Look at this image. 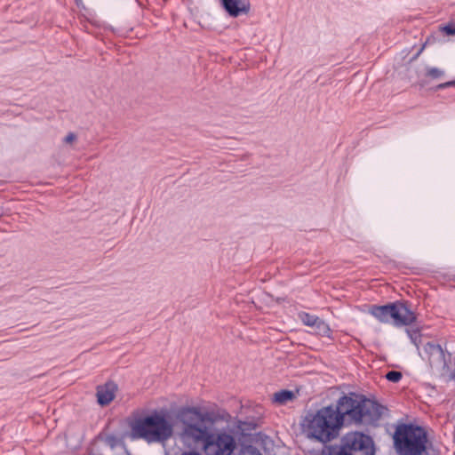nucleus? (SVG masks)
<instances>
[{"label":"nucleus","instance_id":"f257e3e1","mask_svg":"<svg viewBox=\"0 0 455 455\" xmlns=\"http://www.w3.org/2000/svg\"><path fill=\"white\" fill-rule=\"evenodd\" d=\"M383 409L378 403L355 394L342 395L336 405L323 407L315 414V440L328 443L336 439L346 417L355 424L374 425Z\"/></svg>","mask_w":455,"mask_h":455},{"label":"nucleus","instance_id":"f03ea898","mask_svg":"<svg viewBox=\"0 0 455 455\" xmlns=\"http://www.w3.org/2000/svg\"><path fill=\"white\" fill-rule=\"evenodd\" d=\"M427 432L413 424H401L394 434V444L400 455H421L427 448Z\"/></svg>","mask_w":455,"mask_h":455},{"label":"nucleus","instance_id":"7ed1b4c3","mask_svg":"<svg viewBox=\"0 0 455 455\" xmlns=\"http://www.w3.org/2000/svg\"><path fill=\"white\" fill-rule=\"evenodd\" d=\"M135 432L148 442H159L169 439L173 431L172 423L162 412H155L139 420Z\"/></svg>","mask_w":455,"mask_h":455},{"label":"nucleus","instance_id":"20e7f679","mask_svg":"<svg viewBox=\"0 0 455 455\" xmlns=\"http://www.w3.org/2000/svg\"><path fill=\"white\" fill-rule=\"evenodd\" d=\"M180 415L184 425L183 437L195 443H203L204 446L212 434L204 423L206 415L196 407L184 409Z\"/></svg>","mask_w":455,"mask_h":455},{"label":"nucleus","instance_id":"39448f33","mask_svg":"<svg viewBox=\"0 0 455 455\" xmlns=\"http://www.w3.org/2000/svg\"><path fill=\"white\" fill-rule=\"evenodd\" d=\"M370 314L381 323H388L393 319L396 325H409L416 321L414 312L402 301L383 306H372Z\"/></svg>","mask_w":455,"mask_h":455},{"label":"nucleus","instance_id":"423d86ee","mask_svg":"<svg viewBox=\"0 0 455 455\" xmlns=\"http://www.w3.org/2000/svg\"><path fill=\"white\" fill-rule=\"evenodd\" d=\"M419 355L427 360L432 368L441 371L443 375H446L450 379L455 380V366L452 363V355L444 351L443 347L434 342H427L423 345Z\"/></svg>","mask_w":455,"mask_h":455},{"label":"nucleus","instance_id":"0eeeda50","mask_svg":"<svg viewBox=\"0 0 455 455\" xmlns=\"http://www.w3.org/2000/svg\"><path fill=\"white\" fill-rule=\"evenodd\" d=\"M339 444L347 453L344 455H375L373 440L362 432L345 434Z\"/></svg>","mask_w":455,"mask_h":455},{"label":"nucleus","instance_id":"6e6552de","mask_svg":"<svg viewBox=\"0 0 455 455\" xmlns=\"http://www.w3.org/2000/svg\"><path fill=\"white\" fill-rule=\"evenodd\" d=\"M236 448L233 435L226 433L211 434L204 445L206 455H231Z\"/></svg>","mask_w":455,"mask_h":455},{"label":"nucleus","instance_id":"1a4fd4ad","mask_svg":"<svg viewBox=\"0 0 455 455\" xmlns=\"http://www.w3.org/2000/svg\"><path fill=\"white\" fill-rule=\"evenodd\" d=\"M225 11L231 17H238L242 14H247L251 8L249 0H220Z\"/></svg>","mask_w":455,"mask_h":455},{"label":"nucleus","instance_id":"9d476101","mask_svg":"<svg viewBox=\"0 0 455 455\" xmlns=\"http://www.w3.org/2000/svg\"><path fill=\"white\" fill-rule=\"evenodd\" d=\"M117 386L113 381H108L97 387V402L101 406L108 405L116 397Z\"/></svg>","mask_w":455,"mask_h":455},{"label":"nucleus","instance_id":"9b49d317","mask_svg":"<svg viewBox=\"0 0 455 455\" xmlns=\"http://www.w3.org/2000/svg\"><path fill=\"white\" fill-rule=\"evenodd\" d=\"M299 435L313 439V412L307 411L299 421Z\"/></svg>","mask_w":455,"mask_h":455},{"label":"nucleus","instance_id":"f8f14e48","mask_svg":"<svg viewBox=\"0 0 455 455\" xmlns=\"http://www.w3.org/2000/svg\"><path fill=\"white\" fill-rule=\"evenodd\" d=\"M295 398L296 394L290 390H281L273 395V402L279 405H284L287 403L293 401Z\"/></svg>","mask_w":455,"mask_h":455},{"label":"nucleus","instance_id":"ddd939ff","mask_svg":"<svg viewBox=\"0 0 455 455\" xmlns=\"http://www.w3.org/2000/svg\"><path fill=\"white\" fill-rule=\"evenodd\" d=\"M330 331L329 326L323 320L315 317V334L326 336L329 335Z\"/></svg>","mask_w":455,"mask_h":455},{"label":"nucleus","instance_id":"4468645a","mask_svg":"<svg viewBox=\"0 0 455 455\" xmlns=\"http://www.w3.org/2000/svg\"><path fill=\"white\" fill-rule=\"evenodd\" d=\"M346 451L339 445H327L325 446L320 455H344Z\"/></svg>","mask_w":455,"mask_h":455},{"label":"nucleus","instance_id":"2eb2a0df","mask_svg":"<svg viewBox=\"0 0 455 455\" xmlns=\"http://www.w3.org/2000/svg\"><path fill=\"white\" fill-rule=\"evenodd\" d=\"M403 378V375L400 371H390L386 374V379L393 383L399 382Z\"/></svg>","mask_w":455,"mask_h":455},{"label":"nucleus","instance_id":"dca6fc26","mask_svg":"<svg viewBox=\"0 0 455 455\" xmlns=\"http://www.w3.org/2000/svg\"><path fill=\"white\" fill-rule=\"evenodd\" d=\"M443 71L438 68H427V76H430L434 79L439 78L443 75Z\"/></svg>","mask_w":455,"mask_h":455},{"label":"nucleus","instance_id":"f3484780","mask_svg":"<svg viewBox=\"0 0 455 455\" xmlns=\"http://www.w3.org/2000/svg\"><path fill=\"white\" fill-rule=\"evenodd\" d=\"M407 333H408V336L410 337L411 342L415 346H418V341L420 339L419 331L418 330H412V331L407 330Z\"/></svg>","mask_w":455,"mask_h":455},{"label":"nucleus","instance_id":"a211bd4d","mask_svg":"<svg viewBox=\"0 0 455 455\" xmlns=\"http://www.w3.org/2000/svg\"><path fill=\"white\" fill-rule=\"evenodd\" d=\"M299 316L306 325L313 326V317L309 314L300 313Z\"/></svg>","mask_w":455,"mask_h":455},{"label":"nucleus","instance_id":"6ab92c4d","mask_svg":"<svg viewBox=\"0 0 455 455\" xmlns=\"http://www.w3.org/2000/svg\"><path fill=\"white\" fill-rule=\"evenodd\" d=\"M443 30L447 35H455V23L448 24L443 28Z\"/></svg>","mask_w":455,"mask_h":455},{"label":"nucleus","instance_id":"aec40b11","mask_svg":"<svg viewBox=\"0 0 455 455\" xmlns=\"http://www.w3.org/2000/svg\"><path fill=\"white\" fill-rule=\"evenodd\" d=\"M76 139V136L73 132H69L64 139V142L72 143Z\"/></svg>","mask_w":455,"mask_h":455},{"label":"nucleus","instance_id":"412c9836","mask_svg":"<svg viewBox=\"0 0 455 455\" xmlns=\"http://www.w3.org/2000/svg\"><path fill=\"white\" fill-rule=\"evenodd\" d=\"M443 89H446L445 83L439 84L435 87V90H436V91H438V90H443Z\"/></svg>","mask_w":455,"mask_h":455},{"label":"nucleus","instance_id":"4be33fe9","mask_svg":"<svg viewBox=\"0 0 455 455\" xmlns=\"http://www.w3.org/2000/svg\"><path fill=\"white\" fill-rule=\"evenodd\" d=\"M446 88L455 86V80L454 81H449L445 82Z\"/></svg>","mask_w":455,"mask_h":455},{"label":"nucleus","instance_id":"5701e85b","mask_svg":"<svg viewBox=\"0 0 455 455\" xmlns=\"http://www.w3.org/2000/svg\"><path fill=\"white\" fill-rule=\"evenodd\" d=\"M182 455H201L195 451L184 452Z\"/></svg>","mask_w":455,"mask_h":455}]
</instances>
